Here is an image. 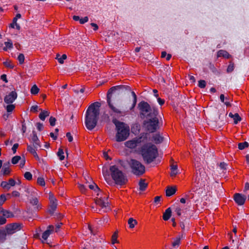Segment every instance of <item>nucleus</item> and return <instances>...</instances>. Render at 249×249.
Segmentation results:
<instances>
[{"mask_svg":"<svg viewBox=\"0 0 249 249\" xmlns=\"http://www.w3.org/2000/svg\"><path fill=\"white\" fill-rule=\"evenodd\" d=\"M208 176L205 172L202 169L197 170L194 186L192 191H190L188 194H185V197L181 198L180 199V202L181 203L184 204L186 203V200L193 198L194 196L192 193V191L196 192L200 195L206 193L208 190Z\"/></svg>","mask_w":249,"mask_h":249,"instance_id":"1","label":"nucleus"},{"mask_svg":"<svg viewBox=\"0 0 249 249\" xmlns=\"http://www.w3.org/2000/svg\"><path fill=\"white\" fill-rule=\"evenodd\" d=\"M102 173L105 180L108 183H109V181H111L110 175L115 183L118 185H124L127 181L126 177L116 165H111L110 166L109 173L107 168H103Z\"/></svg>","mask_w":249,"mask_h":249,"instance_id":"2","label":"nucleus"},{"mask_svg":"<svg viewBox=\"0 0 249 249\" xmlns=\"http://www.w3.org/2000/svg\"><path fill=\"white\" fill-rule=\"evenodd\" d=\"M100 106L99 103L95 102L91 104L86 111L85 124L87 129L89 130H92L97 124L100 113Z\"/></svg>","mask_w":249,"mask_h":249,"instance_id":"3","label":"nucleus"},{"mask_svg":"<svg viewBox=\"0 0 249 249\" xmlns=\"http://www.w3.org/2000/svg\"><path fill=\"white\" fill-rule=\"evenodd\" d=\"M148 141L141 147V152L143 160L147 163H150L157 157L158 151L157 146Z\"/></svg>","mask_w":249,"mask_h":249,"instance_id":"4","label":"nucleus"},{"mask_svg":"<svg viewBox=\"0 0 249 249\" xmlns=\"http://www.w3.org/2000/svg\"><path fill=\"white\" fill-rule=\"evenodd\" d=\"M89 187L96 193V204L104 209L103 211L104 212L109 211L110 208L109 206L107 195L103 193L98 186L94 183L89 185Z\"/></svg>","mask_w":249,"mask_h":249,"instance_id":"5","label":"nucleus"},{"mask_svg":"<svg viewBox=\"0 0 249 249\" xmlns=\"http://www.w3.org/2000/svg\"><path fill=\"white\" fill-rule=\"evenodd\" d=\"M112 122L115 125L117 131L115 137L116 141H125L129 135V127L125 123L118 121L116 118L113 119Z\"/></svg>","mask_w":249,"mask_h":249,"instance_id":"6","label":"nucleus"},{"mask_svg":"<svg viewBox=\"0 0 249 249\" xmlns=\"http://www.w3.org/2000/svg\"><path fill=\"white\" fill-rule=\"evenodd\" d=\"M150 137L147 133H143L137 137L126 141L124 143L125 146L130 149L137 148L140 151L141 147L144 143H146L148 141H150Z\"/></svg>","mask_w":249,"mask_h":249,"instance_id":"7","label":"nucleus"},{"mask_svg":"<svg viewBox=\"0 0 249 249\" xmlns=\"http://www.w3.org/2000/svg\"><path fill=\"white\" fill-rule=\"evenodd\" d=\"M118 87H113L110 88L107 95V103L108 104L109 108L110 110L109 111V113L111 116H114L116 115H119L120 116H124L127 114V112L125 111H123L118 107L117 106H115L114 104L112 102L111 100V95L110 94L112 93Z\"/></svg>","mask_w":249,"mask_h":249,"instance_id":"8","label":"nucleus"},{"mask_svg":"<svg viewBox=\"0 0 249 249\" xmlns=\"http://www.w3.org/2000/svg\"><path fill=\"white\" fill-rule=\"evenodd\" d=\"M138 108L141 115L146 117L157 116L158 114V109L154 107L150 106L145 101H142L138 104Z\"/></svg>","mask_w":249,"mask_h":249,"instance_id":"9","label":"nucleus"},{"mask_svg":"<svg viewBox=\"0 0 249 249\" xmlns=\"http://www.w3.org/2000/svg\"><path fill=\"white\" fill-rule=\"evenodd\" d=\"M132 173L136 175H141L145 172V167L140 161L131 160L129 162Z\"/></svg>","mask_w":249,"mask_h":249,"instance_id":"10","label":"nucleus"},{"mask_svg":"<svg viewBox=\"0 0 249 249\" xmlns=\"http://www.w3.org/2000/svg\"><path fill=\"white\" fill-rule=\"evenodd\" d=\"M151 118L152 119L145 122V125L146 129L152 133L155 132L158 127L159 120L156 116Z\"/></svg>","mask_w":249,"mask_h":249,"instance_id":"11","label":"nucleus"},{"mask_svg":"<svg viewBox=\"0 0 249 249\" xmlns=\"http://www.w3.org/2000/svg\"><path fill=\"white\" fill-rule=\"evenodd\" d=\"M20 225L18 223H13L7 226L6 228V232L11 234L20 230Z\"/></svg>","mask_w":249,"mask_h":249,"instance_id":"12","label":"nucleus"},{"mask_svg":"<svg viewBox=\"0 0 249 249\" xmlns=\"http://www.w3.org/2000/svg\"><path fill=\"white\" fill-rule=\"evenodd\" d=\"M49 200L50 201V206L49 211L51 213H53L57 207L56 199L53 194H50Z\"/></svg>","mask_w":249,"mask_h":249,"instance_id":"13","label":"nucleus"},{"mask_svg":"<svg viewBox=\"0 0 249 249\" xmlns=\"http://www.w3.org/2000/svg\"><path fill=\"white\" fill-rule=\"evenodd\" d=\"M246 198L247 197L245 195H241L239 193H236L234 196V200L239 205H243L245 202Z\"/></svg>","mask_w":249,"mask_h":249,"instance_id":"14","label":"nucleus"},{"mask_svg":"<svg viewBox=\"0 0 249 249\" xmlns=\"http://www.w3.org/2000/svg\"><path fill=\"white\" fill-rule=\"evenodd\" d=\"M17 94L15 91H11L4 98V102L7 104L12 103L17 98Z\"/></svg>","mask_w":249,"mask_h":249,"instance_id":"15","label":"nucleus"},{"mask_svg":"<svg viewBox=\"0 0 249 249\" xmlns=\"http://www.w3.org/2000/svg\"><path fill=\"white\" fill-rule=\"evenodd\" d=\"M54 230L53 226L50 225L47 229L42 233V238L45 241L46 240L49 235L54 231Z\"/></svg>","mask_w":249,"mask_h":249,"instance_id":"16","label":"nucleus"},{"mask_svg":"<svg viewBox=\"0 0 249 249\" xmlns=\"http://www.w3.org/2000/svg\"><path fill=\"white\" fill-rule=\"evenodd\" d=\"M31 141L35 148H39L40 147L39 141L35 131H33Z\"/></svg>","mask_w":249,"mask_h":249,"instance_id":"17","label":"nucleus"},{"mask_svg":"<svg viewBox=\"0 0 249 249\" xmlns=\"http://www.w3.org/2000/svg\"><path fill=\"white\" fill-rule=\"evenodd\" d=\"M220 100L222 103H224L227 107L231 106V100L229 96H225L224 94H222L220 95Z\"/></svg>","mask_w":249,"mask_h":249,"instance_id":"18","label":"nucleus"},{"mask_svg":"<svg viewBox=\"0 0 249 249\" xmlns=\"http://www.w3.org/2000/svg\"><path fill=\"white\" fill-rule=\"evenodd\" d=\"M25 192L28 195H31V196H35L37 195L36 192V189L32 187H26L25 188Z\"/></svg>","mask_w":249,"mask_h":249,"instance_id":"19","label":"nucleus"},{"mask_svg":"<svg viewBox=\"0 0 249 249\" xmlns=\"http://www.w3.org/2000/svg\"><path fill=\"white\" fill-rule=\"evenodd\" d=\"M182 238H183V234H182L181 236H179L176 237L175 238L174 241L172 243V247L173 248L178 247L180 245L181 239Z\"/></svg>","mask_w":249,"mask_h":249,"instance_id":"20","label":"nucleus"},{"mask_svg":"<svg viewBox=\"0 0 249 249\" xmlns=\"http://www.w3.org/2000/svg\"><path fill=\"white\" fill-rule=\"evenodd\" d=\"M5 47L3 48L4 51H7L8 50H11L13 48V44L12 40L8 39L7 41L4 42Z\"/></svg>","mask_w":249,"mask_h":249,"instance_id":"21","label":"nucleus"},{"mask_svg":"<svg viewBox=\"0 0 249 249\" xmlns=\"http://www.w3.org/2000/svg\"><path fill=\"white\" fill-rule=\"evenodd\" d=\"M176 188L175 187H168L166 190V195L167 196H170L175 194Z\"/></svg>","mask_w":249,"mask_h":249,"instance_id":"22","label":"nucleus"},{"mask_svg":"<svg viewBox=\"0 0 249 249\" xmlns=\"http://www.w3.org/2000/svg\"><path fill=\"white\" fill-rule=\"evenodd\" d=\"M172 211L170 208H167L163 214V219L164 220H168L171 216Z\"/></svg>","mask_w":249,"mask_h":249,"instance_id":"23","label":"nucleus"},{"mask_svg":"<svg viewBox=\"0 0 249 249\" xmlns=\"http://www.w3.org/2000/svg\"><path fill=\"white\" fill-rule=\"evenodd\" d=\"M229 116V117L233 119L234 123L235 124H237L239 122H240L241 120V118L238 113L233 114L232 113H230Z\"/></svg>","mask_w":249,"mask_h":249,"instance_id":"24","label":"nucleus"},{"mask_svg":"<svg viewBox=\"0 0 249 249\" xmlns=\"http://www.w3.org/2000/svg\"><path fill=\"white\" fill-rule=\"evenodd\" d=\"M221 56H223L225 58H229L231 55L227 51L224 50H220L217 52V57Z\"/></svg>","mask_w":249,"mask_h":249,"instance_id":"25","label":"nucleus"},{"mask_svg":"<svg viewBox=\"0 0 249 249\" xmlns=\"http://www.w3.org/2000/svg\"><path fill=\"white\" fill-rule=\"evenodd\" d=\"M178 173V166L177 165H172L171 166V173L170 175L171 177H175Z\"/></svg>","mask_w":249,"mask_h":249,"instance_id":"26","label":"nucleus"},{"mask_svg":"<svg viewBox=\"0 0 249 249\" xmlns=\"http://www.w3.org/2000/svg\"><path fill=\"white\" fill-rule=\"evenodd\" d=\"M152 141L156 143H159L162 141V138L159 134H156L153 136Z\"/></svg>","mask_w":249,"mask_h":249,"instance_id":"27","label":"nucleus"},{"mask_svg":"<svg viewBox=\"0 0 249 249\" xmlns=\"http://www.w3.org/2000/svg\"><path fill=\"white\" fill-rule=\"evenodd\" d=\"M39 110H42L41 109ZM50 114V112L47 110L41 111V113L39 115V118L42 121H44L45 118L48 116Z\"/></svg>","mask_w":249,"mask_h":249,"instance_id":"28","label":"nucleus"},{"mask_svg":"<svg viewBox=\"0 0 249 249\" xmlns=\"http://www.w3.org/2000/svg\"><path fill=\"white\" fill-rule=\"evenodd\" d=\"M138 222L136 220L133 218H130L128 220V224L130 229H133L137 224Z\"/></svg>","mask_w":249,"mask_h":249,"instance_id":"29","label":"nucleus"},{"mask_svg":"<svg viewBox=\"0 0 249 249\" xmlns=\"http://www.w3.org/2000/svg\"><path fill=\"white\" fill-rule=\"evenodd\" d=\"M139 188L141 191H144L147 186V183L145 182L144 180L141 179L139 181Z\"/></svg>","mask_w":249,"mask_h":249,"instance_id":"30","label":"nucleus"},{"mask_svg":"<svg viewBox=\"0 0 249 249\" xmlns=\"http://www.w3.org/2000/svg\"><path fill=\"white\" fill-rule=\"evenodd\" d=\"M132 95L133 96V103L130 107L129 109L130 110H133L134 108L135 107L136 103H137V96L135 94V93L134 91L131 92Z\"/></svg>","mask_w":249,"mask_h":249,"instance_id":"31","label":"nucleus"},{"mask_svg":"<svg viewBox=\"0 0 249 249\" xmlns=\"http://www.w3.org/2000/svg\"><path fill=\"white\" fill-rule=\"evenodd\" d=\"M30 203L32 205L36 206V208L39 209L40 207L39 205L38 204V200L37 198L36 197H32L30 199Z\"/></svg>","mask_w":249,"mask_h":249,"instance_id":"32","label":"nucleus"},{"mask_svg":"<svg viewBox=\"0 0 249 249\" xmlns=\"http://www.w3.org/2000/svg\"><path fill=\"white\" fill-rule=\"evenodd\" d=\"M56 58L58 60V61L60 64L64 63V60L67 58V55L65 54H63L62 56L60 54H57Z\"/></svg>","mask_w":249,"mask_h":249,"instance_id":"33","label":"nucleus"},{"mask_svg":"<svg viewBox=\"0 0 249 249\" xmlns=\"http://www.w3.org/2000/svg\"><path fill=\"white\" fill-rule=\"evenodd\" d=\"M39 91V89L36 85H34L31 89V93L34 95L37 94Z\"/></svg>","mask_w":249,"mask_h":249,"instance_id":"34","label":"nucleus"},{"mask_svg":"<svg viewBox=\"0 0 249 249\" xmlns=\"http://www.w3.org/2000/svg\"><path fill=\"white\" fill-rule=\"evenodd\" d=\"M17 18H14L13 20V23H11L10 25V27L11 28H14L15 25L16 26V29L18 30H19L20 27V26L17 22Z\"/></svg>","mask_w":249,"mask_h":249,"instance_id":"35","label":"nucleus"},{"mask_svg":"<svg viewBox=\"0 0 249 249\" xmlns=\"http://www.w3.org/2000/svg\"><path fill=\"white\" fill-rule=\"evenodd\" d=\"M2 172L4 175H7L10 173V170L8 165L7 166L5 165H4L2 169Z\"/></svg>","mask_w":249,"mask_h":249,"instance_id":"36","label":"nucleus"},{"mask_svg":"<svg viewBox=\"0 0 249 249\" xmlns=\"http://www.w3.org/2000/svg\"><path fill=\"white\" fill-rule=\"evenodd\" d=\"M117 237H118V232L117 231H115L111 237V242L112 244H114L115 243H117L118 242L117 240Z\"/></svg>","mask_w":249,"mask_h":249,"instance_id":"37","label":"nucleus"},{"mask_svg":"<svg viewBox=\"0 0 249 249\" xmlns=\"http://www.w3.org/2000/svg\"><path fill=\"white\" fill-rule=\"evenodd\" d=\"M0 213H1L2 215L6 218L10 217L13 216L12 213L9 211L2 210L0 212Z\"/></svg>","mask_w":249,"mask_h":249,"instance_id":"38","label":"nucleus"},{"mask_svg":"<svg viewBox=\"0 0 249 249\" xmlns=\"http://www.w3.org/2000/svg\"><path fill=\"white\" fill-rule=\"evenodd\" d=\"M238 146V148L240 150H243V149H245L246 147H248L249 143H248V142H244L239 143Z\"/></svg>","mask_w":249,"mask_h":249,"instance_id":"39","label":"nucleus"},{"mask_svg":"<svg viewBox=\"0 0 249 249\" xmlns=\"http://www.w3.org/2000/svg\"><path fill=\"white\" fill-rule=\"evenodd\" d=\"M57 155L60 160H62L64 159L65 156L64 155V152L62 149H59Z\"/></svg>","mask_w":249,"mask_h":249,"instance_id":"40","label":"nucleus"},{"mask_svg":"<svg viewBox=\"0 0 249 249\" xmlns=\"http://www.w3.org/2000/svg\"><path fill=\"white\" fill-rule=\"evenodd\" d=\"M4 65L9 69H12L14 68V64L10 60H6L3 62Z\"/></svg>","mask_w":249,"mask_h":249,"instance_id":"41","label":"nucleus"},{"mask_svg":"<svg viewBox=\"0 0 249 249\" xmlns=\"http://www.w3.org/2000/svg\"><path fill=\"white\" fill-rule=\"evenodd\" d=\"M8 186H9L8 190L11 187L14 186L16 184V181L13 178H10L7 182Z\"/></svg>","mask_w":249,"mask_h":249,"instance_id":"42","label":"nucleus"},{"mask_svg":"<svg viewBox=\"0 0 249 249\" xmlns=\"http://www.w3.org/2000/svg\"><path fill=\"white\" fill-rule=\"evenodd\" d=\"M18 60L20 64H22L24 62V55L22 53H19L18 57Z\"/></svg>","mask_w":249,"mask_h":249,"instance_id":"43","label":"nucleus"},{"mask_svg":"<svg viewBox=\"0 0 249 249\" xmlns=\"http://www.w3.org/2000/svg\"><path fill=\"white\" fill-rule=\"evenodd\" d=\"M37 183L41 186H44L45 185L44 179L42 177H39L37 178Z\"/></svg>","mask_w":249,"mask_h":249,"instance_id":"44","label":"nucleus"},{"mask_svg":"<svg viewBox=\"0 0 249 249\" xmlns=\"http://www.w3.org/2000/svg\"><path fill=\"white\" fill-rule=\"evenodd\" d=\"M21 159V158L20 156H16L15 157H14L12 159V163L13 164H17L18 161L19 160Z\"/></svg>","mask_w":249,"mask_h":249,"instance_id":"45","label":"nucleus"},{"mask_svg":"<svg viewBox=\"0 0 249 249\" xmlns=\"http://www.w3.org/2000/svg\"><path fill=\"white\" fill-rule=\"evenodd\" d=\"M24 178L28 180H30L32 179V174L29 172H26L24 175Z\"/></svg>","mask_w":249,"mask_h":249,"instance_id":"46","label":"nucleus"},{"mask_svg":"<svg viewBox=\"0 0 249 249\" xmlns=\"http://www.w3.org/2000/svg\"><path fill=\"white\" fill-rule=\"evenodd\" d=\"M37 148H35L33 145V146L28 145L27 147V150H28V151H29L30 153H31L32 154L33 153H34L36 151V149Z\"/></svg>","mask_w":249,"mask_h":249,"instance_id":"47","label":"nucleus"},{"mask_svg":"<svg viewBox=\"0 0 249 249\" xmlns=\"http://www.w3.org/2000/svg\"><path fill=\"white\" fill-rule=\"evenodd\" d=\"M15 107L14 105H9L6 107V110L8 112H11L15 108Z\"/></svg>","mask_w":249,"mask_h":249,"instance_id":"48","label":"nucleus"},{"mask_svg":"<svg viewBox=\"0 0 249 249\" xmlns=\"http://www.w3.org/2000/svg\"><path fill=\"white\" fill-rule=\"evenodd\" d=\"M206 82L204 80H200L198 82V87L200 88H204L206 87Z\"/></svg>","mask_w":249,"mask_h":249,"instance_id":"49","label":"nucleus"},{"mask_svg":"<svg viewBox=\"0 0 249 249\" xmlns=\"http://www.w3.org/2000/svg\"><path fill=\"white\" fill-rule=\"evenodd\" d=\"M0 186L3 188L8 190L9 186H8L7 182L3 181L0 184Z\"/></svg>","mask_w":249,"mask_h":249,"instance_id":"50","label":"nucleus"},{"mask_svg":"<svg viewBox=\"0 0 249 249\" xmlns=\"http://www.w3.org/2000/svg\"><path fill=\"white\" fill-rule=\"evenodd\" d=\"M56 119L54 117H51L49 119V123L50 125L54 126L55 124Z\"/></svg>","mask_w":249,"mask_h":249,"instance_id":"51","label":"nucleus"},{"mask_svg":"<svg viewBox=\"0 0 249 249\" xmlns=\"http://www.w3.org/2000/svg\"><path fill=\"white\" fill-rule=\"evenodd\" d=\"M6 236V234L4 231H0V241H3Z\"/></svg>","mask_w":249,"mask_h":249,"instance_id":"52","label":"nucleus"},{"mask_svg":"<svg viewBox=\"0 0 249 249\" xmlns=\"http://www.w3.org/2000/svg\"><path fill=\"white\" fill-rule=\"evenodd\" d=\"M233 69H234V65L233 64L231 63L228 66L227 71L228 72H231L233 71Z\"/></svg>","mask_w":249,"mask_h":249,"instance_id":"53","label":"nucleus"},{"mask_svg":"<svg viewBox=\"0 0 249 249\" xmlns=\"http://www.w3.org/2000/svg\"><path fill=\"white\" fill-rule=\"evenodd\" d=\"M89 20V18L88 17H85L84 18H81L80 19V24H84L86 22H87Z\"/></svg>","mask_w":249,"mask_h":249,"instance_id":"54","label":"nucleus"},{"mask_svg":"<svg viewBox=\"0 0 249 249\" xmlns=\"http://www.w3.org/2000/svg\"><path fill=\"white\" fill-rule=\"evenodd\" d=\"M175 211L178 215L180 216L181 214V209L179 206L176 208Z\"/></svg>","mask_w":249,"mask_h":249,"instance_id":"55","label":"nucleus"},{"mask_svg":"<svg viewBox=\"0 0 249 249\" xmlns=\"http://www.w3.org/2000/svg\"><path fill=\"white\" fill-rule=\"evenodd\" d=\"M6 199L5 196L4 195H1L0 196V205H2Z\"/></svg>","mask_w":249,"mask_h":249,"instance_id":"56","label":"nucleus"},{"mask_svg":"<svg viewBox=\"0 0 249 249\" xmlns=\"http://www.w3.org/2000/svg\"><path fill=\"white\" fill-rule=\"evenodd\" d=\"M6 217H4L3 215L2 216H0V224L2 225L5 223L6 222Z\"/></svg>","mask_w":249,"mask_h":249,"instance_id":"57","label":"nucleus"},{"mask_svg":"<svg viewBox=\"0 0 249 249\" xmlns=\"http://www.w3.org/2000/svg\"><path fill=\"white\" fill-rule=\"evenodd\" d=\"M38 107L37 106H33L31 107V111L34 112H37L38 111Z\"/></svg>","mask_w":249,"mask_h":249,"instance_id":"58","label":"nucleus"},{"mask_svg":"<svg viewBox=\"0 0 249 249\" xmlns=\"http://www.w3.org/2000/svg\"><path fill=\"white\" fill-rule=\"evenodd\" d=\"M36 126L37 129L39 131H41L43 128V124L41 123H37L36 124Z\"/></svg>","mask_w":249,"mask_h":249,"instance_id":"59","label":"nucleus"},{"mask_svg":"<svg viewBox=\"0 0 249 249\" xmlns=\"http://www.w3.org/2000/svg\"><path fill=\"white\" fill-rule=\"evenodd\" d=\"M18 143H15L13 145L12 150L14 154H15L16 153L17 149L18 148Z\"/></svg>","mask_w":249,"mask_h":249,"instance_id":"60","label":"nucleus"},{"mask_svg":"<svg viewBox=\"0 0 249 249\" xmlns=\"http://www.w3.org/2000/svg\"><path fill=\"white\" fill-rule=\"evenodd\" d=\"M160 196H157L154 198V202L155 204H158L160 203Z\"/></svg>","mask_w":249,"mask_h":249,"instance_id":"61","label":"nucleus"},{"mask_svg":"<svg viewBox=\"0 0 249 249\" xmlns=\"http://www.w3.org/2000/svg\"><path fill=\"white\" fill-rule=\"evenodd\" d=\"M66 136H67V138L68 139V141L70 142H72V141L73 140V138H72V136L71 135V133L70 132L67 133Z\"/></svg>","mask_w":249,"mask_h":249,"instance_id":"62","label":"nucleus"},{"mask_svg":"<svg viewBox=\"0 0 249 249\" xmlns=\"http://www.w3.org/2000/svg\"><path fill=\"white\" fill-rule=\"evenodd\" d=\"M12 195L13 196L18 197L19 196L20 194L17 191H14L12 192Z\"/></svg>","mask_w":249,"mask_h":249,"instance_id":"63","label":"nucleus"},{"mask_svg":"<svg viewBox=\"0 0 249 249\" xmlns=\"http://www.w3.org/2000/svg\"><path fill=\"white\" fill-rule=\"evenodd\" d=\"M79 189L80 190V191H81V192H82V193H84L85 192V186L84 185L79 184Z\"/></svg>","mask_w":249,"mask_h":249,"instance_id":"64","label":"nucleus"}]
</instances>
